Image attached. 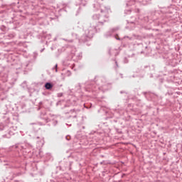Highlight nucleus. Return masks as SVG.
<instances>
[{
    "label": "nucleus",
    "mask_w": 182,
    "mask_h": 182,
    "mask_svg": "<svg viewBox=\"0 0 182 182\" xmlns=\"http://www.w3.org/2000/svg\"><path fill=\"white\" fill-rule=\"evenodd\" d=\"M45 87H46V89L49 90V89H52V87H53V85H52V84H50L49 82H47L45 85Z\"/></svg>",
    "instance_id": "nucleus-1"
}]
</instances>
